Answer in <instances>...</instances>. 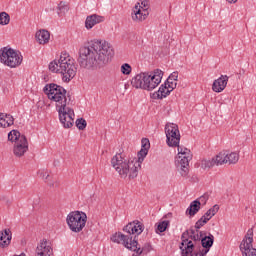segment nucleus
Listing matches in <instances>:
<instances>
[{
	"instance_id": "nucleus-5",
	"label": "nucleus",
	"mask_w": 256,
	"mask_h": 256,
	"mask_svg": "<svg viewBox=\"0 0 256 256\" xmlns=\"http://www.w3.org/2000/svg\"><path fill=\"white\" fill-rule=\"evenodd\" d=\"M111 165L121 179H127V177H129V179H135L139 174V162L126 159L121 153L112 157Z\"/></svg>"
},
{
	"instance_id": "nucleus-18",
	"label": "nucleus",
	"mask_w": 256,
	"mask_h": 256,
	"mask_svg": "<svg viewBox=\"0 0 256 256\" xmlns=\"http://www.w3.org/2000/svg\"><path fill=\"white\" fill-rule=\"evenodd\" d=\"M201 203L205 205L207 203V196H201L199 200H194L190 203V206L186 210V215H190V217H195L199 210L201 209Z\"/></svg>"
},
{
	"instance_id": "nucleus-4",
	"label": "nucleus",
	"mask_w": 256,
	"mask_h": 256,
	"mask_svg": "<svg viewBox=\"0 0 256 256\" xmlns=\"http://www.w3.org/2000/svg\"><path fill=\"white\" fill-rule=\"evenodd\" d=\"M49 69L52 73H60L64 83H69L77 75L75 59L67 52H62L58 60L50 62Z\"/></svg>"
},
{
	"instance_id": "nucleus-24",
	"label": "nucleus",
	"mask_w": 256,
	"mask_h": 256,
	"mask_svg": "<svg viewBox=\"0 0 256 256\" xmlns=\"http://www.w3.org/2000/svg\"><path fill=\"white\" fill-rule=\"evenodd\" d=\"M184 233H187L186 238L188 239V241H192V243H194V247L195 245H197V243H199L203 237V235H205V231H199V230H190V234L189 231H186Z\"/></svg>"
},
{
	"instance_id": "nucleus-28",
	"label": "nucleus",
	"mask_w": 256,
	"mask_h": 256,
	"mask_svg": "<svg viewBox=\"0 0 256 256\" xmlns=\"http://www.w3.org/2000/svg\"><path fill=\"white\" fill-rule=\"evenodd\" d=\"M214 163L217 167L227 164V153L220 152L218 155H216L214 158Z\"/></svg>"
},
{
	"instance_id": "nucleus-19",
	"label": "nucleus",
	"mask_w": 256,
	"mask_h": 256,
	"mask_svg": "<svg viewBox=\"0 0 256 256\" xmlns=\"http://www.w3.org/2000/svg\"><path fill=\"white\" fill-rule=\"evenodd\" d=\"M131 85L134 89H147V72H142L134 76L131 80Z\"/></svg>"
},
{
	"instance_id": "nucleus-39",
	"label": "nucleus",
	"mask_w": 256,
	"mask_h": 256,
	"mask_svg": "<svg viewBox=\"0 0 256 256\" xmlns=\"http://www.w3.org/2000/svg\"><path fill=\"white\" fill-rule=\"evenodd\" d=\"M38 174L40 175L41 179H44V181L49 179V172L47 170H40Z\"/></svg>"
},
{
	"instance_id": "nucleus-16",
	"label": "nucleus",
	"mask_w": 256,
	"mask_h": 256,
	"mask_svg": "<svg viewBox=\"0 0 256 256\" xmlns=\"http://www.w3.org/2000/svg\"><path fill=\"white\" fill-rule=\"evenodd\" d=\"M35 256H53L51 242L47 241V239L40 241L36 246Z\"/></svg>"
},
{
	"instance_id": "nucleus-35",
	"label": "nucleus",
	"mask_w": 256,
	"mask_h": 256,
	"mask_svg": "<svg viewBox=\"0 0 256 256\" xmlns=\"http://www.w3.org/2000/svg\"><path fill=\"white\" fill-rule=\"evenodd\" d=\"M215 159L212 158L211 160H203L201 163L202 169H211V167H215Z\"/></svg>"
},
{
	"instance_id": "nucleus-32",
	"label": "nucleus",
	"mask_w": 256,
	"mask_h": 256,
	"mask_svg": "<svg viewBox=\"0 0 256 256\" xmlns=\"http://www.w3.org/2000/svg\"><path fill=\"white\" fill-rule=\"evenodd\" d=\"M167 227H169V220L160 221L157 224L156 233H165V231H167Z\"/></svg>"
},
{
	"instance_id": "nucleus-41",
	"label": "nucleus",
	"mask_w": 256,
	"mask_h": 256,
	"mask_svg": "<svg viewBox=\"0 0 256 256\" xmlns=\"http://www.w3.org/2000/svg\"><path fill=\"white\" fill-rule=\"evenodd\" d=\"M229 3H237V0H227Z\"/></svg>"
},
{
	"instance_id": "nucleus-11",
	"label": "nucleus",
	"mask_w": 256,
	"mask_h": 256,
	"mask_svg": "<svg viewBox=\"0 0 256 256\" xmlns=\"http://www.w3.org/2000/svg\"><path fill=\"white\" fill-rule=\"evenodd\" d=\"M243 256H256V248H253V228H250L240 244Z\"/></svg>"
},
{
	"instance_id": "nucleus-22",
	"label": "nucleus",
	"mask_w": 256,
	"mask_h": 256,
	"mask_svg": "<svg viewBox=\"0 0 256 256\" xmlns=\"http://www.w3.org/2000/svg\"><path fill=\"white\" fill-rule=\"evenodd\" d=\"M228 81L229 76L222 75L213 82L212 91H214L215 93H221L222 91H225V87H227Z\"/></svg>"
},
{
	"instance_id": "nucleus-9",
	"label": "nucleus",
	"mask_w": 256,
	"mask_h": 256,
	"mask_svg": "<svg viewBox=\"0 0 256 256\" xmlns=\"http://www.w3.org/2000/svg\"><path fill=\"white\" fill-rule=\"evenodd\" d=\"M66 223L72 233H81L87 225V214L83 211L70 212L66 217Z\"/></svg>"
},
{
	"instance_id": "nucleus-38",
	"label": "nucleus",
	"mask_w": 256,
	"mask_h": 256,
	"mask_svg": "<svg viewBox=\"0 0 256 256\" xmlns=\"http://www.w3.org/2000/svg\"><path fill=\"white\" fill-rule=\"evenodd\" d=\"M76 127H78V129L80 131H83L87 127V121L83 118L77 119L76 120Z\"/></svg>"
},
{
	"instance_id": "nucleus-3",
	"label": "nucleus",
	"mask_w": 256,
	"mask_h": 256,
	"mask_svg": "<svg viewBox=\"0 0 256 256\" xmlns=\"http://www.w3.org/2000/svg\"><path fill=\"white\" fill-rule=\"evenodd\" d=\"M125 233H128V235H125L121 232H116L111 236V241L113 243H117L118 245H124L126 249H129L130 251H134L132 256H139L141 253H143V250L141 247H139V243L137 242V236L133 238L131 235H141L143 233V223L139 221H134L126 225L123 229Z\"/></svg>"
},
{
	"instance_id": "nucleus-29",
	"label": "nucleus",
	"mask_w": 256,
	"mask_h": 256,
	"mask_svg": "<svg viewBox=\"0 0 256 256\" xmlns=\"http://www.w3.org/2000/svg\"><path fill=\"white\" fill-rule=\"evenodd\" d=\"M239 162V153L237 152H231L226 153V163H229V165H235V163Z\"/></svg>"
},
{
	"instance_id": "nucleus-12",
	"label": "nucleus",
	"mask_w": 256,
	"mask_h": 256,
	"mask_svg": "<svg viewBox=\"0 0 256 256\" xmlns=\"http://www.w3.org/2000/svg\"><path fill=\"white\" fill-rule=\"evenodd\" d=\"M181 256H203L201 252H194L193 250L195 249V243L193 241L187 239V233H183L181 236Z\"/></svg>"
},
{
	"instance_id": "nucleus-33",
	"label": "nucleus",
	"mask_w": 256,
	"mask_h": 256,
	"mask_svg": "<svg viewBox=\"0 0 256 256\" xmlns=\"http://www.w3.org/2000/svg\"><path fill=\"white\" fill-rule=\"evenodd\" d=\"M11 21V16L7 14V12L0 13V25H9Z\"/></svg>"
},
{
	"instance_id": "nucleus-27",
	"label": "nucleus",
	"mask_w": 256,
	"mask_h": 256,
	"mask_svg": "<svg viewBox=\"0 0 256 256\" xmlns=\"http://www.w3.org/2000/svg\"><path fill=\"white\" fill-rule=\"evenodd\" d=\"M13 123H15V119L11 114L0 113V127L6 129V127H11Z\"/></svg>"
},
{
	"instance_id": "nucleus-23",
	"label": "nucleus",
	"mask_w": 256,
	"mask_h": 256,
	"mask_svg": "<svg viewBox=\"0 0 256 256\" xmlns=\"http://www.w3.org/2000/svg\"><path fill=\"white\" fill-rule=\"evenodd\" d=\"M105 21V17L97 14H92L90 16H87L85 20V27L86 29H92L95 27V25H99V23H103Z\"/></svg>"
},
{
	"instance_id": "nucleus-10",
	"label": "nucleus",
	"mask_w": 256,
	"mask_h": 256,
	"mask_svg": "<svg viewBox=\"0 0 256 256\" xmlns=\"http://www.w3.org/2000/svg\"><path fill=\"white\" fill-rule=\"evenodd\" d=\"M165 133L168 147H179V143L181 141L179 126L175 123H167L165 126Z\"/></svg>"
},
{
	"instance_id": "nucleus-26",
	"label": "nucleus",
	"mask_w": 256,
	"mask_h": 256,
	"mask_svg": "<svg viewBox=\"0 0 256 256\" xmlns=\"http://www.w3.org/2000/svg\"><path fill=\"white\" fill-rule=\"evenodd\" d=\"M36 41L39 45H47L49 39H51V34L47 30H39L36 32Z\"/></svg>"
},
{
	"instance_id": "nucleus-1",
	"label": "nucleus",
	"mask_w": 256,
	"mask_h": 256,
	"mask_svg": "<svg viewBox=\"0 0 256 256\" xmlns=\"http://www.w3.org/2000/svg\"><path fill=\"white\" fill-rule=\"evenodd\" d=\"M115 55L113 46L105 40H93L79 49L78 63L82 69L95 71L107 65Z\"/></svg>"
},
{
	"instance_id": "nucleus-21",
	"label": "nucleus",
	"mask_w": 256,
	"mask_h": 256,
	"mask_svg": "<svg viewBox=\"0 0 256 256\" xmlns=\"http://www.w3.org/2000/svg\"><path fill=\"white\" fill-rule=\"evenodd\" d=\"M13 239V233L11 229L5 228L0 231V248L7 249L11 245V240Z\"/></svg>"
},
{
	"instance_id": "nucleus-30",
	"label": "nucleus",
	"mask_w": 256,
	"mask_h": 256,
	"mask_svg": "<svg viewBox=\"0 0 256 256\" xmlns=\"http://www.w3.org/2000/svg\"><path fill=\"white\" fill-rule=\"evenodd\" d=\"M219 212V205L215 204L212 208L207 210V212L203 215L208 221H211L215 215Z\"/></svg>"
},
{
	"instance_id": "nucleus-34",
	"label": "nucleus",
	"mask_w": 256,
	"mask_h": 256,
	"mask_svg": "<svg viewBox=\"0 0 256 256\" xmlns=\"http://www.w3.org/2000/svg\"><path fill=\"white\" fill-rule=\"evenodd\" d=\"M58 15H65L69 11V6L65 2H60L58 4Z\"/></svg>"
},
{
	"instance_id": "nucleus-25",
	"label": "nucleus",
	"mask_w": 256,
	"mask_h": 256,
	"mask_svg": "<svg viewBox=\"0 0 256 256\" xmlns=\"http://www.w3.org/2000/svg\"><path fill=\"white\" fill-rule=\"evenodd\" d=\"M174 89L175 88H172L169 82H165L159 87V90L156 92L157 99H165V97L170 95L171 91H173Z\"/></svg>"
},
{
	"instance_id": "nucleus-37",
	"label": "nucleus",
	"mask_w": 256,
	"mask_h": 256,
	"mask_svg": "<svg viewBox=\"0 0 256 256\" xmlns=\"http://www.w3.org/2000/svg\"><path fill=\"white\" fill-rule=\"evenodd\" d=\"M209 220L206 218V217H204V216H202L196 223H195V229H196V231H199V229H201V227H204L205 225H207V222H208Z\"/></svg>"
},
{
	"instance_id": "nucleus-14",
	"label": "nucleus",
	"mask_w": 256,
	"mask_h": 256,
	"mask_svg": "<svg viewBox=\"0 0 256 256\" xmlns=\"http://www.w3.org/2000/svg\"><path fill=\"white\" fill-rule=\"evenodd\" d=\"M163 79V71L157 69L153 73H146V91H153L161 84Z\"/></svg>"
},
{
	"instance_id": "nucleus-6",
	"label": "nucleus",
	"mask_w": 256,
	"mask_h": 256,
	"mask_svg": "<svg viewBox=\"0 0 256 256\" xmlns=\"http://www.w3.org/2000/svg\"><path fill=\"white\" fill-rule=\"evenodd\" d=\"M8 141L14 144L13 153L16 157H23L26 151H29V142H27V137L21 135L18 130H12L8 133Z\"/></svg>"
},
{
	"instance_id": "nucleus-31",
	"label": "nucleus",
	"mask_w": 256,
	"mask_h": 256,
	"mask_svg": "<svg viewBox=\"0 0 256 256\" xmlns=\"http://www.w3.org/2000/svg\"><path fill=\"white\" fill-rule=\"evenodd\" d=\"M177 79H179V72H173L170 74L166 82L168 85H171L172 89H175L177 87Z\"/></svg>"
},
{
	"instance_id": "nucleus-2",
	"label": "nucleus",
	"mask_w": 256,
	"mask_h": 256,
	"mask_svg": "<svg viewBox=\"0 0 256 256\" xmlns=\"http://www.w3.org/2000/svg\"><path fill=\"white\" fill-rule=\"evenodd\" d=\"M44 93H46L50 101L56 103L60 123L65 129H71L73 123H75V112L67 107V90L57 84H49L44 87Z\"/></svg>"
},
{
	"instance_id": "nucleus-7",
	"label": "nucleus",
	"mask_w": 256,
	"mask_h": 256,
	"mask_svg": "<svg viewBox=\"0 0 256 256\" xmlns=\"http://www.w3.org/2000/svg\"><path fill=\"white\" fill-rule=\"evenodd\" d=\"M0 61L3 65H6V67L15 69L23 63V56L20 52H17L12 48L4 47L0 49Z\"/></svg>"
},
{
	"instance_id": "nucleus-8",
	"label": "nucleus",
	"mask_w": 256,
	"mask_h": 256,
	"mask_svg": "<svg viewBox=\"0 0 256 256\" xmlns=\"http://www.w3.org/2000/svg\"><path fill=\"white\" fill-rule=\"evenodd\" d=\"M178 147V156L176 157V169L180 173L181 177H187L189 175V161L193 159L191 150L183 146Z\"/></svg>"
},
{
	"instance_id": "nucleus-15",
	"label": "nucleus",
	"mask_w": 256,
	"mask_h": 256,
	"mask_svg": "<svg viewBox=\"0 0 256 256\" xmlns=\"http://www.w3.org/2000/svg\"><path fill=\"white\" fill-rule=\"evenodd\" d=\"M132 21L135 23H141L149 17V12L146 8H143L140 3H136L131 13Z\"/></svg>"
},
{
	"instance_id": "nucleus-17",
	"label": "nucleus",
	"mask_w": 256,
	"mask_h": 256,
	"mask_svg": "<svg viewBox=\"0 0 256 256\" xmlns=\"http://www.w3.org/2000/svg\"><path fill=\"white\" fill-rule=\"evenodd\" d=\"M150 148H151V143L149 142V139L147 138L142 139V148L138 152V159L134 158L132 160L133 163H139V169H141V163L145 161V157H147Z\"/></svg>"
},
{
	"instance_id": "nucleus-43",
	"label": "nucleus",
	"mask_w": 256,
	"mask_h": 256,
	"mask_svg": "<svg viewBox=\"0 0 256 256\" xmlns=\"http://www.w3.org/2000/svg\"><path fill=\"white\" fill-rule=\"evenodd\" d=\"M3 199H5V196H2V198H0V200H3Z\"/></svg>"
},
{
	"instance_id": "nucleus-20",
	"label": "nucleus",
	"mask_w": 256,
	"mask_h": 256,
	"mask_svg": "<svg viewBox=\"0 0 256 256\" xmlns=\"http://www.w3.org/2000/svg\"><path fill=\"white\" fill-rule=\"evenodd\" d=\"M201 245L204 248L200 254L205 256L209 253V251L211 250V248L213 247V243L215 241V236H213V234L209 233V235L207 236V232H205L204 235H202L201 238Z\"/></svg>"
},
{
	"instance_id": "nucleus-13",
	"label": "nucleus",
	"mask_w": 256,
	"mask_h": 256,
	"mask_svg": "<svg viewBox=\"0 0 256 256\" xmlns=\"http://www.w3.org/2000/svg\"><path fill=\"white\" fill-rule=\"evenodd\" d=\"M181 256H203L201 252H194L193 250L195 249V243L193 241L187 239V233H183L181 236Z\"/></svg>"
},
{
	"instance_id": "nucleus-42",
	"label": "nucleus",
	"mask_w": 256,
	"mask_h": 256,
	"mask_svg": "<svg viewBox=\"0 0 256 256\" xmlns=\"http://www.w3.org/2000/svg\"><path fill=\"white\" fill-rule=\"evenodd\" d=\"M6 203L9 205V203H11L9 200H6Z\"/></svg>"
},
{
	"instance_id": "nucleus-40",
	"label": "nucleus",
	"mask_w": 256,
	"mask_h": 256,
	"mask_svg": "<svg viewBox=\"0 0 256 256\" xmlns=\"http://www.w3.org/2000/svg\"><path fill=\"white\" fill-rule=\"evenodd\" d=\"M148 5H149V1L144 0V1L141 2L140 7H142L143 9H146V11H147Z\"/></svg>"
},
{
	"instance_id": "nucleus-36",
	"label": "nucleus",
	"mask_w": 256,
	"mask_h": 256,
	"mask_svg": "<svg viewBox=\"0 0 256 256\" xmlns=\"http://www.w3.org/2000/svg\"><path fill=\"white\" fill-rule=\"evenodd\" d=\"M120 71L122 75H129L133 71V68L129 65V63H124L121 65Z\"/></svg>"
}]
</instances>
